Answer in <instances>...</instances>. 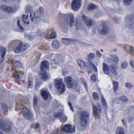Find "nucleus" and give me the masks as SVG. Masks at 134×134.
<instances>
[{"mask_svg":"<svg viewBox=\"0 0 134 134\" xmlns=\"http://www.w3.org/2000/svg\"><path fill=\"white\" fill-rule=\"evenodd\" d=\"M16 105L17 107L23 113L24 116L27 119H29L32 116L30 111L27 107V99L21 96L16 99Z\"/></svg>","mask_w":134,"mask_h":134,"instance_id":"f257e3e1","label":"nucleus"},{"mask_svg":"<svg viewBox=\"0 0 134 134\" xmlns=\"http://www.w3.org/2000/svg\"><path fill=\"white\" fill-rule=\"evenodd\" d=\"M74 14L70 13L65 16L63 20L59 23V27L62 30L65 28L67 26L69 25L70 26L75 27L77 25V21L75 22L74 19Z\"/></svg>","mask_w":134,"mask_h":134,"instance_id":"f03ea898","label":"nucleus"},{"mask_svg":"<svg viewBox=\"0 0 134 134\" xmlns=\"http://www.w3.org/2000/svg\"><path fill=\"white\" fill-rule=\"evenodd\" d=\"M16 44H18V46L14 50L16 53H20L25 51L30 46L28 44L23 43L21 41L16 40L10 41L9 43V47L11 48Z\"/></svg>","mask_w":134,"mask_h":134,"instance_id":"7ed1b4c3","label":"nucleus"},{"mask_svg":"<svg viewBox=\"0 0 134 134\" xmlns=\"http://www.w3.org/2000/svg\"><path fill=\"white\" fill-rule=\"evenodd\" d=\"M44 9L43 8H40L36 13H32L30 14V18L32 22L37 23L41 20V16H44L43 15Z\"/></svg>","mask_w":134,"mask_h":134,"instance_id":"20e7f679","label":"nucleus"},{"mask_svg":"<svg viewBox=\"0 0 134 134\" xmlns=\"http://www.w3.org/2000/svg\"><path fill=\"white\" fill-rule=\"evenodd\" d=\"M80 119V124L82 127H85L89 119V113L87 111L81 110L79 113Z\"/></svg>","mask_w":134,"mask_h":134,"instance_id":"39448f33","label":"nucleus"},{"mask_svg":"<svg viewBox=\"0 0 134 134\" xmlns=\"http://www.w3.org/2000/svg\"><path fill=\"white\" fill-rule=\"evenodd\" d=\"M62 79L57 78L55 80V83L56 87L61 93H63L65 90V86L63 82Z\"/></svg>","mask_w":134,"mask_h":134,"instance_id":"423d86ee","label":"nucleus"},{"mask_svg":"<svg viewBox=\"0 0 134 134\" xmlns=\"http://www.w3.org/2000/svg\"><path fill=\"white\" fill-rule=\"evenodd\" d=\"M13 126L10 123H7L4 120H2L0 123L1 129L7 132H10L13 128Z\"/></svg>","mask_w":134,"mask_h":134,"instance_id":"0eeeda50","label":"nucleus"},{"mask_svg":"<svg viewBox=\"0 0 134 134\" xmlns=\"http://www.w3.org/2000/svg\"><path fill=\"white\" fill-rule=\"evenodd\" d=\"M61 131L66 132L73 133L75 131V126H72L70 125L66 124L64 126H62Z\"/></svg>","mask_w":134,"mask_h":134,"instance_id":"6e6552de","label":"nucleus"},{"mask_svg":"<svg viewBox=\"0 0 134 134\" xmlns=\"http://www.w3.org/2000/svg\"><path fill=\"white\" fill-rule=\"evenodd\" d=\"M64 80L68 88H70L73 87L74 80L71 76H66L64 77Z\"/></svg>","mask_w":134,"mask_h":134,"instance_id":"1a4fd4ad","label":"nucleus"},{"mask_svg":"<svg viewBox=\"0 0 134 134\" xmlns=\"http://www.w3.org/2000/svg\"><path fill=\"white\" fill-rule=\"evenodd\" d=\"M82 3L81 0H74L72 2L71 6L72 9L77 10L80 8Z\"/></svg>","mask_w":134,"mask_h":134,"instance_id":"9d476101","label":"nucleus"},{"mask_svg":"<svg viewBox=\"0 0 134 134\" xmlns=\"http://www.w3.org/2000/svg\"><path fill=\"white\" fill-rule=\"evenodd\" d=\"M109 30L105 23H102L100 26L98 32L103 35L105 34Z\"/></svg>","mask_w":134,"mask_h":134,"instance_id":"9b49d317","label":"nucleus"},{"mask_svg":"<svg viewBox=\"0 0 134 134\" xmlns=\"http://www.w3.org/2000/svg\"><path fill=\"white\" fill-rule=\"evenodd\" d=\"M82 19L85 22L86 24L88 27H90L94 24V23L91 19L88 18L85 15H82Z\"/></svg>","mask_w":134,"mask_h":134,"instance_id":"f8f14e48","label":"nucleus"},{"mask_svg":"<svg viewBox=\"0 0 134 134\" xmlns=\"http://www.w3.org/2000/svg\"><path fill=\"white\" fill-rule=\"evenodd\" d=\"M93 110L94 115L97 116L101 111V107L100 104L98 103L95 106H94Z\"/></svg>","mask_w":134,"mask_h":134,"instance_id":"ddd939ff","label":"nucleus"},{"mask_svg":"<svg viewBox=\"0 0 134 134\" xmlns=\"http://www.w3.org/2000/svg\"><path fill=\"white\" fill-rule=\"evenodd\" d=\"M7 51V49L5 48L2 46L0 47V54L1 57L0 58V63L3 62Z\"/></svg>","mask_w":134,"mask_h":134,"instance_id":"4468645a","label":"nucleus"},{"mask_svg":"<svg viewBox=\"0 0 134 134\" xmlns=\"http://www.w3.org/2000/svg\"><path fill=\"white\" fill-rule=\"evenodd\" d=\"M40 92L42 96L45 100L47 99L48 98L50 97V93L48 90L42 89L41 90Z\"/></svg>","mask_w":134,"mask_h":134,"instance_id":"2eb2a0df","label":"nucleus"},{"mask_svg":"<svg viewBox=\"0 0 134 134\" xmlns=\"http://www.w3.org/2000/svg\"><path fill=\"white\" fill-rule=\"evenodd\" d=\"M40 74L42 80L46 81L48 79L49 76L47 72L45 71L41 70Z\"/></svg>","mask_w":134,"mask_h":134,"instance_id":"dca6fc26","label":"nucleus"},{"mask_svg":"<svg viewBox=\"0 0 134 134\" xmlns=\"http://www.w3.org/2000/svg\"><path fill=\"white\" fill-rule=\"evenodd\" d=\"M14 77V79L15 80L18 81L20 79V77L18 74V72L16 69H14V67L12 69L11 71Z\"/></svg>","mask_w":134,"mask_h":134,"instance_id":"f3484780","label":"nucleus"},{"mask_svg":"<svg viewBox=\"0 0 134 134\" xmlns=\"http://www.w3.org/2000/svg\"><path fill=\"white\" fill-rule=\"evenodd\" d=\"M48 62L46 60L43 61L41 63V70L45 71L48 69L49 67Z\"/></svg>","mask_w":134,"mask_h":134,"instance_id":"a211bd4d","label":"nucleus"},{"mask_svg":"<svg viewBox=\"0 0 134 134\" xmlns=\"http://www.w3.org/2000/svg\"><path fill=\"white\" fill-rule=\"evenodd\" d=\"M1 8L4 11L9 13L13 12L15 10L13 8L5 5L2 6Z\"/></svg>","mask_w":134,"mask_h":134,"instance_id":"6ab92c4d","label":"nucleus"},{"mask_svg":"<svg viewBox=\"0 0 134 134\" xmlns=\"http://www.w3.org/2000/svg\"><path fill=\"white\" fill-rule=\"evenodd\" d=\"M103 70L104 73L107 74L109 76H111L109 74V69L107 65L104 63H103Z\"/></svg>","mask_w":134,"mask_h":134,"instance_id":"aec40b11","label":"nucleus"},{"mask_svg":"<svg viewBox=\"0 0 134 134\" xmlns=\"http://www.w3.org/2000/svg\"><path fill=\"white\" fill-rule=\"evenodd\" d=\"M48 35L49 37L51 38H55L56 37V34L55 32H54L53 30H50L48 33Z\"/></svg>","mask_w":134,"mask_h":134,"instance_id":"412c9836","label":"nucleus"},{"mask_svg":"<svg viewBox=\"0 0 134 134\" xmlns=\"http://www.w3.org/2000/svg\"><path fill=\"white\" fill-rule=\"evenodd\" d=\"M77 62L81 68H83L85 66L87 67V65H88L87 63L81 60H78Z\"/></svg>","mask_w":134,"mask_h":134,"instance_id":"4be33fe9","label":"nucleus"},{"mask_svg":"<svg viewBox=\"0 0 134 134\" xmlns=\"http://www.w3.org/2000/svg\"><path fill=\"white\" fill-rule=\"evenodd\" d=\"M120 100L122 102H124L127 101V99L126 97L125 96H121L119 98V99L117 100V103L118 104H122L120 102Z\"/></svg>","mask_w":134,"mask_h":134,"instance_id":"5701e85b","label":"nucleus"},{"mask_svg":"<svg viewBox=\"0 0 134 134\" xmlns=\"http://www.w3.org/2000/svg\"><path fill=\"white\" fill-rule=\"evenodd\" d=\"M38 100V97L37 96L35 97L33 99V101L34 108L35 109V110H36V109L37 110V104Z\"/></svg>","mask_w":134,"mask_h":134,"instance_id":"b1692460","label":"nucleus"},{"mask_svg":"<svg viewBox=\"0 0 134 134\" xmlns=\"http://www.w3.org/2000/svg\"><path fill=\"white\" fill-rule=\"evenodd\" d=\"M118 66L117 65H116L115 66H110V70L111 71V72L114 75H116L117 74V72L115 70V69L117 68H118Z\"/></svg>","mask_w":134,"mask_h":134,"instance_id":"393cba45","label":"nucleus"},{"mask_svg":"<svg viewBox=\"0 0 134 134\" xmlns=\"http://www.w3.org/2000/svg\"><path fill=\"white\" fill-rule=\"evenodd\" d=\"M52 45L53 47L56 49L59 47L60 46L59 43L58 41H53Z\"/></svg>","mask_w":134,"mask_h":134,"instance_id":"a878e982","label":"nucleus"},{"mask_svg":"<svg viewBox=\"0 0 134 134\" xmlns=\"http://www.w3.org/2000/svg\"><path fill=\"white\" fill-rule=\"evenodd\" d=\"M62 40L63 43L65 44H68L71 42V40L68 38H62Z\"/></svg>","mask_w":134,"mask_h":134,"instance_id":"bb28decb","label":"nucleus"},{"mask_svg":"<svg viewBox=\"0 0 134 134\" xmlns=\"http://www.w3.org/2000/svg\"><path fill=\"white\" fill-rule=\"evenodd\" d=\"M63 57H62L60 55H59L57 58V62H58V64L60 65H61V64H63Z\"/></svg>","mask_w":134,"mask_h":134,"instance_id":"cd10ccee","label":"nucleus"},{"mask_svg":"<svg viewBox=\"0 0 134 134\" xmlns=\"http://www.w3.org/2000/svg\"><path fill=\"white\" fill-rule=\"evenodd\" d=\"M111 59L114 62L116 63L119 61V58L116 55H111Z\"/></svg>","mask_w":134,"mask_h":134,"instance_id":"c85d7f7f","label":"nucleus"},{"mask_svg":"<svg viewBox=\"0 0 134 134\" xmlns=\"http://www.w3.org/2000/svg\"><path fill=\"white\" fill-rule=\"evenodd\" d=\"M101 99L103 105L104 107V108L105 109H106L107 108V105L105 99L104 98L103 96L102 97Z\"/></svg>","mask_w":134,"mask_h":134,"instance_id":"c756f323","label":"nucleus"},{"mask_svg":"<svg viewBox=\"0 0 134 134\" xmlns=\"http://www.w3.org/2000/svg\"><path fill=\"white\" fill-rule=\"evenodd\" d=\"M14 63V66H13L12 68L13 67H14V69H15V65H16L17 67L18 68H22L23 66L21 64L20 62L19 61L15 62Z\"/></svg>","mask_w":134,"mask_h":134,"instance_id":"7c9ffc66","label":"nucleus"},{"mask_svg":"<svg viewBox=\"0 0 134 134\" xmlns=\"http://www.w3.org/2000/svg\"><path fill=\"white\" fill-rule=\"evenodd\" d=\"M97 8V6L93 4H90L88 6V8L90 10H94Z\"/></svg>","mask_w":134,"mask_h":134,"instance_id":"2f4dec72","label":"nucleus"},{"mask_svg":"<svg viewBox=\"0 0 134 134\" xmlns=\"http://www.w3.org/2000/svg\"><path fill=\"white\" fill-rule=\"evenodd\" d=\"M113 83L114 90V91L115 92L118 89L119 84L117 82L114 81H113Z\"/></svg>","mask_w":134,"mask_h":134,"instance_id":"473e14b6","label":"nucleus"},{"mask_svg":"<svg viewBox=\"0 0 134 134\" xmlns=\"http://www.w3.org/2000/svg\"><path fill=\"white\" fill-rule=\"evenodd\" d=\"M60 120L61 122H64L67 121L68 118L66 116L63 115L60 118Z\"/></svg>","mask_w":134,"mask_h":134,"instance_id":"72a5a7b5","label":"nucleus"},{"mask_svg":"<svg viewBox=\"0 0 134 134\" xmlns=\"http://www.w3.org/2000/svg\"><path fill=\"white\" fill-rule=\"evenodd\" d=\"M116 130L118 134H124L123 130L121 127H118Z\"/></svg>","mask_w":134,"mask_h":134,"instance_id":"f704fd0d","label":"nucleus"},{"mask_svg":"<svg viewBox=\"0 0 134 134\" xmlns=\"http://www.w3.org/2000/svg\"><path fill=\"white\" fill-rule=\"evenodd\" d=\"M63 112L62 111H61V112L56 113L54 114V116L56 118H58L63 115Z\"/></svg>","mask_w":134,"mask_h":134,"instance_id":"c9c22d12","label":"nucleus"},{"mask_svg":"<svg viewBox=\"0 0 134 134\" xmlns=\"http://www.w3.org/2000/svg\"><path fill=\"white\" fill-rule=\"evenodd\" d=\"M90 65L92 68L93 70L95 72H97V67L94 65V64L91 63H90Z\"/></svg>","mask_w":134,"mask_h":134,"instance_id":"e433bc0d","label":"nucleus"},{"mask_svg":"<svg viewBox=\"0 0 134 134\" xmlns=\"http://www.w3.org/2000/svg\"><path fill=\"white\" fill-rule=\"evenodd\" d=\"M40 127V125L38 123H34L32 124V128L37 129L39 128Z\"/></svg>","mask_w":134,"mask_h":134,"instance_id":"4c0bfd02","label":"nucleus"},{"mask_svg":"<svg viewBox=\"0 0 134 134\" xmlns=\"http://www.w3.org/2000/svg\"><path fill=\"white\" fill-rule=\"evenodd\" d=\"M33 84L31 80H29L28 81L27 88H31L33 86Z\"/></svg>","mask_w":134,"mask_h":134,"instance_id":"58836bf2","label":"nucleus"},{"mask_svg":"<svg viewBox=\"0 0 134 134\" xmlns=\"http://www.w3.org/2000/svg\"><path fill=\"white\" fill-rule=\"evenodd\" d=\"M124 4L126 5L130 4L133 1V0H124Z\"/></svg>","mask_w":134,"mask_h":134,"instance_id":"ea45409f","label":"nucleus"},{"mask_svg":"<svg viewBox=\"0 0 134 134\" xmlns=\"http://www.w3.org/2000/svg\"><path fill=\"white\" fill-rule=\"evenodd\" d=\"M17 24L18 25L19 27V29H20V31L23 32L24 30V29L23 28V27L21 26L20 25V22L19 20H18L17 21Z\"/></svg>","mask_w":134,"mask_h":134,"instance_id":"a19ab883","label":"nucleus"},{"mask_svg":"<svg viewBox=\"0 0 134 134\" xmlns=\"http://www.w3.org/2000/svg\"><path fill=\"white\" fill-rule=\"evenodd\" d=\"M93 97L94 99L95 100H97L98 98V94L96 92H94L93 94Z\"/></svg>","mask_w":134,"mask_h":134,"instance_id":"79ce46f5","label":"nucleus"},{"mask_svg":"<svg viewBox=\"0 0 134 134\" xmlns=\"http://www.w3.org/2000/svg\"><path fill=\"white\" fill-rule=\"evenodd\" d=\"M94 54L93 53H90L88 55V60H91V59L93 58L94 57Z\"/></svg>","mask_w":134,"mask_h":134,"instance_id":"37998d69","label":"nucleus"},{"mask_svg":"<svg viewBox=\"0 0 134 134\" xmlns=\"http://www.w3.org/2000/svg\"><path fill=\"white\" fill-rule=\"evenodd\" d=\"M125 86L127 88H130L132 87V85L130 83H126L125 84Z\"/></svg>","mask_w":134,"mask_h":134,"instance_id":"c03bdc74","label":"nucleus"},{"mask_svg":"<svg viewBox=\"0 0 134 134\" xmlns=\"http://www.w3.org/2000/svg\"><path fill=\"white\" fill-rule=\"evenodd\" d=\"M127 64L126 62H124L122 64L121 66L123 69H125L127 67Z\"/></svg>","mask_w":134,"mask_h":134,"instance_id":"a18cd8bd","label":"nucleus"},{"mask_svg":"<svg viewBox=\"0 0 134 134\" xmlns=\"http://www.w3.org/2000/svg\"><path fill=\"white\" fill-rule=\"evenodd\" d=\"M91 81L93 82L95 81L96 79V75L94 74H93L91 77Z\"/></svg>","mask_w":134,"mask_h":134,"instance_id":"49530a36","label":"nucleus"},{"mask_svg":"<svg viewBox=\"0 0 134 134\" xmlns=\"http://www.w3.org/2000/svg\"><path fill=\"white\" fill-rule=\"evenodd\" d=\"M2 109L4 110H7L8 109V108L6 104L5 103H3Z\"/></svg>","mask_w":134,"mask_h":134,"instance_id":"de8ad7c7","label":"nucleus"},{"mask_svg":"<svg viewBox=\"0 0 134 134\" xmlns=\"http://www.w3.org/2000/svg\"><path fill=\"white\" fill-rule=\"evenodd\" d=\"M130 52L131 55H134V47H131Z\"/></svg>","mask_w":134,"mask_h":134,"instance_id":"09e8293b","label":"nucleus"},{"mask_svg":"<svg viewBox=\"0 0 134 134\" xmlns=\"http://www.w3.org/2000/svg\"><path fill=\"white\" fill-rule=\"evenodd\" d=\"M60 132L61 131H60L59 129H58L56 130L53 134H61Z\"/></svg>","mask_w":134,"mask_h":134,"instance_id":"8fccbe9b","label":"nucleus"},{"mask_svg":"<svg viewBox=\"0 0 134 134\" xmlns=\"http://www.w3.org/2000/svg\"><path fill=\"white\" fill-rule=\"evenodd\" d=\"M96 53L97 56L98 57H100L102 55V54L100 53L99 51L98 50L96 51Z\"/></svg>","mask_w":134,"mask_h":134,"instance_id":"3c124183","label":"nucleus"},{"mask_svg":"<svg viewBox=\"0 0 134 134\" xmlns=\"http://www.w3.org/2000/svg\"><path fill=\"white\" fill-rule=\"evenodd\" d=\"M23 21L24 22V24H25V21H26L27 20V19L26 17V16L25 15H23Z\"/></svg>","mask_w":134,"mask_h":134,"instance_id":"603ef678","label":"nucleus"},{"mask_svg":"<svg viewBox=\"0 0 134 134\" xmlns=\"http://www.w3.org/2000/svg\"><path fill=\"white\" fill-rule=\"evenodd\" d=\"M130 64L131 67L134 68V62L133 63L132 61H130Z\"/></svg>","mask_w":134,"mask_h":134,"instance_id":"864d4df0","label":"nucleus"},{"mask_svg":"<svg viewBox=\"0 0 134 134\" xmlns=\"http://www.w3.org/2000/svg\"><path fill=\"white\" fill-rule=\"evenodd\" d=\"M68 104L70 107L71 110L72 111H74L73 109L71 106V104L70 102H68Z\"/></svg>","mask_w":134,"mask_h":134,"instance_id":"5fc2aeb1","label":"nucleus"},{"mask_svg":"<svg viewBox=\"0 0 134 134\" xmlns=\"http://www.w3.org/2000/svg\"><path fill=\"white\" fill-rule=\"evenodd\" d=\"M33 37L32 36H30L28 40L30 41H32L33 39Z\"/></svg>","mask_w":134,"mask_h":134,"instance_id":"6e6d98bb","label":"nucleus"},{"mask_svg":"<svg viewBox=\"0 0 134 134\" xmlns=\"http://www.w3.org/2000/svg\"><path fill=\"white\" fill-rule=\"evenodd\" d=\"M83 84H84V86L86 88H87V85L86 83H83Z\"/></svg>","mask_w":134,"mask_h":134,"instance_id":"4d7b16f0","label":"nucleus"},{"mask_svg":"<svg viewBox=\"0 0 134 134\" xmlns=\"http://www.w3.org/2000/svg\"><path fill=\"white\" fill-rule=\"evenodd\" d=\"M1 89V90H0V91L3 92L5 91V89L4 88H2Z\"/></svg>","mask_w":134,"mask_h":134,"instance_id":"13d9d810","label":"nucleus"},{"mask_svg":"<svg viewBox=\"0 0 134 134\" xmlns=\"http://www.w3.org/2000/svg\"><path fill=\"white\" fill-rule=\"evenodd\" d=\"M128 47V46H125L124 47V49H127V47Z\"/></svg>","mask_w":134,"mask_h":134,"instance_id":"bf43d9fd","label":"nucleus"},{"mask_svg":"<svg viewBox=\"0 0 134 134\" xmlns=\"http://www.w3.org/2000/svg\"><path fill=\"white\" fill-rule=\"evenodd\" d=\"M26 17L27 19L29 17V15H27V16H26Z\"/></svg>","mask_w":134,"mask_h":134,"instance_id":"052dcab7","label":"nucleus"},{"mask_svg":"<svg viewBox=\"0 0 134 134\" xmlns=\"http://www.w3.org/2000/svg\"><path fill=\"white\" fill-rule=\"evenodd\" d=\"M0 134H3V133L2 132L0 131Z\"/></svg>","mask_w":134,"mask_h":134,"instance_id":"680f3d73","label":"nucleus"},{"mask_svg":"<svg viewBox=\"0 0 134 134\" xmlns=\"http://www.w3.org/2000/svg\"><path fill=\"white\" fill-rule=\"evenodd\" d=\"M27 23L28 25L29 24V22H27Z\"/></svg>","mask_w":134,"mask_h":134,"instance_id":"e2e57ef3","label":"nucleus"},{"mask_svg":"<svg viewBox=\"0 0 134 134\" xmlns=\"http://www.w3.org/2000/svg\"><path fill=\"white\" fill-rule=\"evenodd\" d=\"M116 1L118 2L120 1V0H116Z\"/></svg>","mask_w":134,"mask_h":134,"instance_id":"0e129e2a","label":"nucleus"},{"mask_svg":"<svg viewBox=\"0 0 134 134\" xmlns=\"http://www.w3.org/2000/svg\"><path fill=\"white\" fill-rule=\"evenodd\" d=\"M88 73H89H89H90V72H89V71H88Z\"/></svg>","mask_w":134,"mask_h":134,"instance_id":"69168bd1","label":"nucleus"},{"mask_svg":"<svg viewBox=\"0 0 134 134\" xmlns=\"http://www.w3.org/2000/svg\"><path fill=\"white\" fill-rule=\"evenodd\" d=\"M101 52H103V50L102 49H101Z\"/></svg>","mask_w":134,"mask_h":134,"instance_id":"338daca9","label":"nucleus"},{"mask_svg":"<svg viewBox=\"0 0 134 134\" xmlns=\"http://www.w3.org/2000/svg\"><path fill=\"white\" fill-rule=\"evenodd\" d=\"M52 85H51V87H50V88H52Z\"/></svg>","mask_w":134,"mask_h":134,"instance_id":"774afa93","label":"nucleus"}]
</instances>
